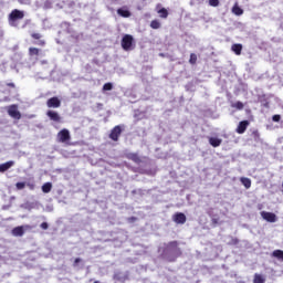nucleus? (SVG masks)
<instances>
[{
	"mask_svg": "<svg viewBox=\"0 0 283 283\" xmlns=\"http://www.w3.org/2000/svg\"><path fill=\"white\" fill-rule=\"evenodd\" d=\"M42 191L43 193H50V191H52V182H45L42 186Z\"/></svg>",
	"mask_w": 283,
	"mask_h": 283,
	"instance_id": "5701e85b",
	"label": "nucleus"
},
{
	"mask_svg": "<svg viewBox=\"0 0 283 283\" xmlns=\"http://www.w3.org/2000/svg\"><path fill=\"white\" fill-rule=\"evenodd\" d=\"M209 143H210L211 147H220L222 145V139H220L218 137H210Z\"/></svg>",
	"mask_w": 283,
	"mask_h": 283,
	"instance_id": "dca6fc26",
	"label": "nucleus"
},
{
	"mask_svg": "<svg viewBox=\"0 0 283 283\" xmlns=\"http://www.w3.org/2000/svg\"><path fill=\"white\" fill-rule=\"evenodd\" d=\"M182 255V250L178 247V241H170L164 248V256L167 262H176Z\"/></svg>",
	"mask_w": 283,
	"mask_h": 283,
	"instance_id": "f257e3e1",
	"label": "nucleus"
},
{
	"mask_svg": "<svg viewBox=\"0 0 283 283\" xmlns=\"http://www.w3.org/2000/svg\"><path fill=\"white\" fill-rule=\"evenodd\" d=\"M41 54V49L29 48V56H39Z\"/></svg>",
	"mask_w": 283,
	"mask_h": 283,
	"instance_id": "412c9836",
	"label": "nucleus"
},
{
	"mask_svg": "<svg viewBox=\"0 0 283 283\" xmlns=\"http://www.w3.org/2000/svg\"><path fill=\"white\" fill-rule=\"evenodd\" d=\"M46 107L49 109H59L61 107V99L57 96H53L46 101Z\"/></svg>",
	"mask_w": 283,
	"mask_h": 283,
	"instance_id": "6e6552de",
	"label": "nucleus"
},
{
	"mask_svg": "<svg viewBox=\"0 0 283 283\" xmlns=\"http://www.w3.org/2000/svg\"><path fill=\"white\" fill-rule=\"evenodd\" d=\"M117 14H119V17H123L124 19H129V17H132V12L123 8L117 9Z\"/></svg>",
	"mask_w": 283,
	"mask_h": 283,
	"instance_id": "2eb2a0df",
	"label": "nucleus"
},
{
	"mask_svg": "<svg viewBox=\"0 0 283 283\" xmlns=\"http://www.w3.org/2000/svg\"><path fill=\"white\" fill-rule=\"evenodd\" d=\"M69 140H72V136L70 135V130L67 128H63L57 133V143L67 144Z\"/></svg>",
	"mask_w": 283,
	"mask_h": 283,
	"instance_id": "0eeeda50",
	"label": "nucleus"
},
{
	"mask_svg": "<svg viewBox=\"0 0 283 283\" xmlns=\"http://www.w3.org/2000/svg\"><path fill=\"white\" fill-rule=\"evenodd\" d=\"M241 184L245 187V189H251V179L250 178H241Z\"/></svg>",
	"mask_w": 283,
	"mask_h": 283,
	"instance_id": "b1692460",
	"label": "nucleus"
},
{
	"mask_svg": "<svg viewBox=\"0 0 283 283\" xmlns=\"http://www.w3.org/2000/svg\"><path fill=\"white\" fill-rule=\"evenodd\" d=\"M196 63H198V55H196V53H191L189 64L190 65H196Z\"/></svg>",
	"mask_w": 283,
	"mask_h": 283,
	"instance_id": "cd10ccee",
	"label": "nucleus"
},
{
	"mask_svg": "<svg viewBox=\"0 0 283 283\" xmlns=\"http://www.w3.org/2000/svg\"><path fill=\"white\" fill-rule=\"evenodd\" d=\"M264 276H262L261 274H254V279H253V283H264Z\"/></svg>",
	"mask_w": 283,
	"mask_h": 283,
	"instance_id": "393cba45",
	"label": "nucleus"
},
{
	"mask_svg": "<svg viewBox=\"0 0 283 283\" xmlns=\"http://www.w3.org/2000/svg\"><path fill=\"white\" fill-rule=\"evenodd\" d=\"M23 233H25L23 226H19L12 229V235H15V238H21Z\"/></svg>",
	"mask_w": 283,
	"mask_h": 283,
	"instance_id": "ddd939ff",
	"label": "nucleus"
},
{
	"mask_svg": "<svg viewBox=\"0 0 283 283\" xmlns=\"http://www.w3.org/2000/svg\"><path fill=\"white\" fill-rule=\"evenodd\" d=\"M25 17V12L19 9H13L9 17L8 22L11 28H19V21L23 20Z\"/></svg>",
	"mask_w": 283,
	"mask_h": 283,
	"instance_id": "f03ea898",
	"label": "nucleus"
},
{
	"mask_svg": "<svg viewBox=\"0 0 283 283\" xmlns=\"http://www.w3.org/2000/svg\"><path fill=\"white\" fill-rule=\"evenodd\" d=\"M31 36L35 40L39 41L41 39V33H32Z\"/></svg>",
	"mask_w": 283,
	"mask_h": 283,
	"instance_id": "473e14b6",
	"label": "nucleus"
},
{
	"mask_svg": "<svg viewBox=\"0 0 283 283\" xmlns=\"http://www.w3.org/2000/svg\"><path fill=\"white\" fill-rule=\"evenodd\" d=\"M252 137L255 140V143H259L260 140V130L255 129L252 132Z\"/></svg>",
	"mask_w": 283,
	"mask_h": 283,
	"instance_id": "c756f323",
	"label": "nucleus"
},
{
	"mask_svg": "<svg viewBox=\"0 0 283 283\" xmlns=\"http://www.w3.org/2000/svg\"><path fill=\"white\" fill-rule=\"evenodd\" d=\"M272 120H273V123H280V120H282V116L281 115H273L272 116Z\"/></svg>",
	"mask_w": 283,
	"mask_h": 283,
	"instance_id": "2f4dec72",
	"label": "nucleus"
},
{
	"mask_svg": "<svg viewBox=\"0 0 283 283\" xmlns=\"http://www.w3.org/2000/svg\"><path fill=\"white\" fill-rule=\"evenodd\" d=\"M272 258H276V260H281V262H283V250H274L272 252Z\"/></svg>",
	"mask_w": 283,
	"mask_h": 283,
	"instance_id": "aec40b11",
	"label": "nucleus"
},
{
	"mask_svg": "<svg viewBox=\"0 0 283 283\" xmlns=\"http://www.w3.org/2000/svg\"><path fill=\"white\" fill-rule=\"evenodd\" d=\"M2 94H4V101H8L10 96H14V94H17V86L14 83L6 84Z\"/></svg>",
	"mask_w": 283,
	"mask_h": 283,
	"instance_id": "20e7f679",
	"label": "nucleus"
},
{
	"mask_svg": "<svg viewBox=\"0 0 283 283\" xmlns=\"http://www.w3.org/2000/svg\"><path fill=\"white\" fill-rule=\"evenodd\" d=\"M231 107H233L234 109L242 111L244 109V104L242 102H237V103H233Z\"/></svg>",
	"mask_w": 283,
	"mask_h": 283,
	"instance_id": "c85d7f7f",
	"label": "nucleus"
},
{
	"mask_svg": "<svg viewBox=\"0 0 283 283\" xmlns=\"http://www.w3.org/2000/svg\"><path fill=\"white\" fill-rule=\"evenodd\" d=\"M40 227L41 229H43V231H46V229H49L50 226L48 224V222H42Z\"/></svg>",
	"mask_w": 283,
	"mask_h": 283,
	"instance_id": "72a5a7b5",
	"label": "nucleus"
},
{
	"mask_svg": "<svg viewBox=\"0 0 283 283\" xmlns=\"http://www.w3.org/2000/svg\"><path fill=\"white\" fill-rule=\"evenodd\" d=\"M249 125H251V123L247 119L240 122L237 129H235L237 134H244V132H247Z\"/></svg>",
	"mask_w": 283,
	"mask_h": 283,
	"instance_id": "f8f14e48",
	"label": "nucleus"
},
{
	"mask_svg": "<svg viewBox=\"0 0 283 283\" xmlns=\"http://www.w3.org/2000/svg\"><path fill=\"white\" fill-rule=\"evenodd\" d=\"M11 167H14V161L10 160L1 165V171H8Z\"/></svg>",
	"mask_w": 283,
	"mask_h": 283,
	"instance_id": "6ab92c4d",
	"label": "nucleus"
},
{
	"mask_svg": "<svg viewBox=\"0 0 283 283\" xmlns=\"http://www.w3.org/2000/svg\"><path fill=\"white\" fill-rule=\"evenodd\" d=\"M261 216L263 220H266V222H277V216L273 212L262 211Z\"/></svg>",
	"mask_w": 283,
	"mask_h": 283,
	"instance_id": "9d476101",
	"label": "nucleus"
},
{
	"mask_svg": "<svg viewBox=\"0 0 283 283\" xmlns=\"http://www.w3.org/2000/svg\"><path fill=\"white\" fill-rule=\"evenodd\" d=\"M128 160H133V163H136V165H140L143 160L140 159V156L138 154L133 153L127 155Z\"/></svg>",
	"mask_w": 283,
	"mask_h": 283,
	"instance_id": "4468645a",
	"label": "nucleus"
},
{
	"mask_svg": "<svg viewBox=\"0 0 283 283\" xmlns=\"http://www.w3.org/2000/svg\"><path fill=\"white\" fill-rule=\"evenodd\" d=\"M157 12L160 19H167V17H169V11H167L165 8L159 9Z\"/></svg>",
	"mask_w": 283,
	"mask_h": 283,
	"instance_id": "4be33fe9",
	"label": "nucleus"
},
{
	"mask_svg": "<svg viewBox=\"0 0 283 283\" xmlns=\"http://www.w3.org/2000/svg\"><path fill=\"white\" fill-rule=\"evenodd\" d=\"M132 45H134V36L129 34H125L122 39V48L126 52H129L132 50Z\"/></svg>",
	"mask_w": 283,
	"mask_h": 283,
	"instance_id": "423d86ee",
	"label": "nucleus"
},
{
	"mask_svg": "<svg viewBox=\"0 0 283 283\" xmlns=\"http://www.w3.org/2000/svg\"><path fill=\"white\" fill-rule=\"evenodd\" d=\"M213 224H218V219H212Z\"/></svg>",
	"mask_w": 283,
	"mask_h": 283,
	"instance_id": "4c0bfd02",
	"label": "nucleus"
},
{
	"mask_svg": "<svg viewBox=\"0 0 283 283\" xmlns=\"http://www.w3.org/2000/svg\"><path fill=\"white\" fill-rule=\"evenodd\" d=\"M172 220L176 224H185L187 222V216L182 212H177L172 216Z\"/></svg>",
	"mask_w": 283,
	"mask_h": 283,
	"instance_id": "1a4fd4ad",
	"label": "nucleus"
},
{
	"mask_svg": "<svg viewBox=\"0 0 283 283\" xmlns=\"http://www.w3.org/2000/svg\"><path fill=\"white\" fill-rule=\"evenodd\" d=\"M112 90H114V84H112L111 82L103 85V92H112Z\"/></svg>",
	"mask_w": 283,
	"mask_h": 283,
	"instance_id": "bb28decb",
	"label": "nucleus"
},
{
	"mask_svg": "<svg viewBox=\"0 0 283 283\" xmlns=\"http://www.w3.org/2000/svg\"><path fill=\"white\" fill-rule=\"evenodd\" d=\"M46 116L50 120H53V123H61V115L56 111H48Z\"/></svg>",
	"mask_w": 283,
	"mask_h": 283,
	"instance_id": "9b49d317",
	"label": "nucleus"
},
{
	"mask_svg": "<svg viewBox=\"0 0 283 283\" xmlns=\"http://www.w3.org/2000/svg\"><path fill=\"white\" fill-rule=\"evenodd\" d=\"M231 50L232 52H234L237 56H240V54H242V44L241 43L232 44Z\"/></svg>",
	"mask_w": 283,
	"mask_h": 283,
	"instance_id": "f3484780",
	"label": "nucleus"
},
{
	"mask_svg": "<svg viewBox=\"0 0 283 283\" xmlns=\"http://www.w3.org/2000/svg\"><path fill=\"white\" fill-rule=\"evenodd\" d=\"M232 13L235 14L237 17H242V14H244V10H242V8H240V6H238V3H235L232 7Z\"/></svg>",
	"mask_w": 283,
	"mask_h": 283,
	"instance_id": "a211bd4d",
	"label": "nucleus"
},
{
	"mask_svg": "<svg viewBox=\"0 0 283 283\" xmlns=\"http://www.w3.org/2000/svg\"><path fill=\"white\" fill-rule=\"evenodd\" d=\"M35 45H40V48L45 46V40H40L39 42L35 43Z\"/></svg>",
	"mask_w": 283,
	"mask_h": 283,
	"instance_id": "c9c22d12",
	"label": "nucleus"
},
{
	"mask_svg": "<svg viewBox=\"0 0 283 283\" xmlns=\"http://www.w3.org/2000/svg\"><path fill=\"white\" fill-rule=\"evenodd\" d=\"M235 244H238V239H235Z\"/></svg>",
	"mask_w": 283,
	"mask_h": 283,
	"instance_id": "ea45409f",
	"label": "nucleus"
},
{
	"mask_svg": "<svg viewBox=\"0 0 283 283\" xmlns=\"http://www.w3.org/2000/svg\"><path fill=\"white\" fill-rule=\"evenodd\" d=\"M150 28H151L153 30H160V21H158V20H153V21L150 22Z\"/></svg>",
	"mask_w": 283,
	"mask_h": 283,
	"instance_id": "a878e982",
	"label": "nucleus"
},
{
	"mask_svg": "<svg viewBox=\"0 0 283 283\" xmlns=\"http://www.w3.org/2000/svg\"><path fill=\"white\" fill-rule=\"evenodd\" d=\"M197 1H199V3H200V2H202V1H205V0H197Z\"/></svg>",
	"mask_w": 283,
	"mask_h": 283,
	"instance_id": "58836bf2",
	"label": "nucleus"
},
{
	"mask_svg": "<svg viewBox=\"0 0 283 283\" xmlns=\"http://www.w3.org/2000/svg\"><path fill=\"white\" fill-rule=\"evenodd\" d=\"M17 189H25V182H18Z\"/></svg>",
	"mask_w": 283,
	"mask_h": 283,
	"instance_id": "f704fd0d",
	"label": "nucleus"
},
{
	"mask_svg": "<svg viewBox=\"0 0 283 283\" xmlns=\"http://www.w3.org/2000/svg\"><path fill=\"white\" fill-rule=\"evenodd\" d=\"M120 134H123V126L117 125L111 129L108 137L111 140H114V143H118V138H120Z\"/></svg>",
	"mask_w": 283,
	"mask_h": 283,
	"instance_id": "39448f33",
	"label": "nucleus"
},
{
	"mask_svg": "<svg viewBox=\"0 0 283 283\" xmlns=\"http://www.w3.org/2000/svg\"><path fill=\"white\" fill-rule=\"evenodd\" d=\"M208 3L211 8H218V6H220V0H208Z\"/></svg>",
	"mask_w": 283,
	"mask_h": 283,
	"instance_id": "7c9ffc66",
	"label": "nucleus"
},
{
	"mask_svg": "<svg viewBox=\"0 0 283 283\" xmlns=\"http://www.w3.org/2000/svg\"><path fill=\"white\" fill-rule=\"evenodd\" d=\"M81 262H82L81 258H76L73 262V266H78V263Z\"/></svg>",
	"mask_w": 283,
	"mask_h": 283,
	"instance_id": "e433bc0d",
	"label": "nucleus"
},
{
	"mask_svg": "<svg viewBox=\"0 0 283 283\" xmlns=\"http://www.w3.org/2000/svg\"><path fill=\"white\" fill-rule=\"evenodd\" d=\"M6 111L10 118L13 120H21V112H19V105L12 104L6 107Z\"/></svg>",
	"mask_w": 283,
	"mask_h": 283,
	"instance_id": "7ed1b4c3",
	"label": "nucleus"
}]
</instances>
